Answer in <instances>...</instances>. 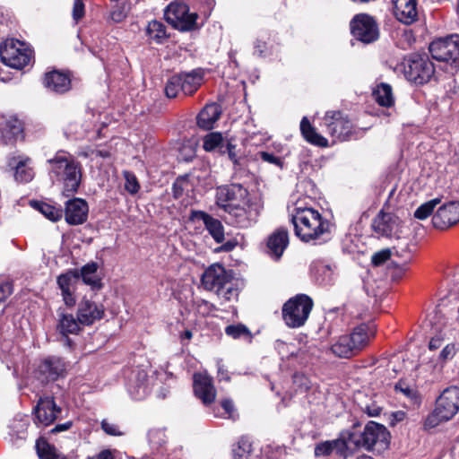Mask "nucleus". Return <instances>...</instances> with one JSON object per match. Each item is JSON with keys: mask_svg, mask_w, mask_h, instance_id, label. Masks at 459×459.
<instances>
[{"mask_svg": "<svg viewBox=\"0 0 459 459\" xmlns=\"http://www.w3.org/2000/svg\"><path fill=\"white\" fill-rule=\"evenodd\" d=\"M221 114L220 105L216 103L207 104L197 116L198 126L205 130L212 129L220 118Z\"/></svg>", "mask_w": 459, "mask_h": 459, "instance_id": "nucleus-28", "label": "nucleus"}, {"mask_svg": "<svg viewBox=\"0 0 459 459\" xmlns=\"http://www.w3.org/2000/svg\"><path fill=\"white\" fill-rule=\"evenodd\" d=\"M190 221L201 220L205 229L217 243H222L225 239L224 227L218 220L203 211L192 210L189 215Z\"/></svg>", "mask_w": 459, "mask_h": 459, "instance_id": "nucleus-21", "label": "nucleus"}, {"mask_svg": "<svg viewBox=\"0 0 459 459\" xmlns=\"http://www.w3.org/2000/svg\"><path fill=\"white\" fill-rule=\"evenodd\" d=\"M30 160L29 158L17 159L13 158L10 160V166H13L15 169L14 177L19 182H29L34 177L32 169L29 166Z\"/></svg>", "mask_w": 459, "mask_h": 459, "instance_id": "nucleus-31", "label": "nucleus"}, {"mask_svg": "<svg viewBox=\"0 0 459 459\" xmlns=\"http://www.w3.org/2000/svg\"><path fill=\"white\" fill-rule=\"evenodd\" d=\"M394 391L397 394H403L413 404L419 403L420 402L418 391L415 388L411 387L410 385L403 380H400L394 385Z\"/></svg>", "mask_w": 459, "mask_h": 459, "instance_id": "nucleus-39", "label": "nucleus"}, {"mask_svg": "<svg viewBox=\"0 0 459 459\" xmlns=\"http://www.w3.org/2000/svg\"><path fill=\"white\" fill-rule=\"evenodd\" d=\"M443 342V338L439 335H437L435 337H432L429 343V348L431 351H435L438 349Z\"/></svg>", "mask_w": 459, "mask_h": 459, "instance_id": "nucleus-63", "label": "nucleus"}, {"mask_svg": "<svg viewBox=\"0 0 459 459\" xmlns=\"http://www.w3.org/2000/svg\"><path fill=\"white\" fill-rule=\"evenodd\" d=\"M224 212H226L225 221L231 226L241 229L251 227L259 215L258 207L251 202L250 198H247V204L230 206Z\"/></svg>", "mask_w": 459, "mask_h": 459, "instance_id": "nucleus-11", "label": "nucleus"}, {"mask_svg": "<svg viewBox=\"0 0 459 459\" xmlns=\"http://www.w3.org/2000/svg\"><path fill=\"white\" fill-rule=\"evenodd\" d=\"M255 55H257L258 56H262L266 50V43L264 41L256 40L255 42Z\"/></svg>", "mask_w": 459, "mask_h": 459, "instance_id": "nucleus-61", "label": "nucleus"}, {"mask_svg": "<svg viewBox=\"0 0 459 459\" xmlns=\"http://www.w3.org/2000/svg\"><path fill=\"white\" fill-rule=\"evenodd\" d=\"M88 459H115V457L110 450L105 449Z\"/></svg>", "mask_w": 459, "mask_h": 459, "instance_id": "nucleus-62", "label": "nucleus"}, {"mask_svg": "<svg viewBox=\"0 0 459 459\" xmlns=\"http://www.w3.org/2000/svg\"><path fill=\"white\" fill-rule=\"evenodd\" d=\"M291 221L295 235L304 242L325 240L329 237V221L312 208H297Z\"/></svg>", "mask_w": 459, "mask_h": 459, "instance_id": "nucleus-1", "label": "nucleus"}, {"mask_svg": "<svg viewBox=\"0 0 459 459\" xmlns=\"http://www.w3.org/2000/svg\"><path fill=\"white\" fill-rule=\"evenodd\" d=\"M247 198L249 193L240 184H230L216 188L215 203L223 211L238 204H247Z\"/></svg>", "mask_w": 459, "mask_h": 459, "instance_id": "nucleus-13", "label": "nucleus"}, {"mask_svg": "<svg viewBox=\"0 0 459 459\" xmlns=\"http://www.w3.org/2000/svg\"><path fill=\"white\" fill-rule=\"evenodd\" d=\"M147 33L150 38L160 40L166 37V28L162 22L152 21L147 26Z\"/></svg>", "mask_w": 459, "mask_h": 459, "instance_id": "nucleus-46", "label": "nucleus"}, {"mask_svg": "<svg viewBox=\"0 0 459 459\" xmlns=\"http://www.w3.org/2000/svg\"><path fill=\"white\" fill-rule=\"evenodd\" d=\"M36 423L42 426L52 424L61 413V408L58 407L53 397H40L34 409Z\"/></svg>", "mask_w": 459, "mask_h": 459, "instance_id": "nucleus-18", "label": "nucleus"}, {"mask_svg": "<svg viewBox=\"0 0 459 459\" xmlns=\"http://www.w3.org/2000/svg\"><path fill=\"white\" fill-rule=\"evenodd\" d=\"M101 428L108 435L118 436L121 434L115 424L110 423L107 420H103L101 422Z\"/></svg>", "mask_w": 459, "mask_h": 459, "instance_id": "nucleus-58", "label": "nucleus"}, {"mask_svg": "<svg viewBox=\"0 0 459 459\" xmlns=\"http://www.w3.org/2000/svg\"><path fill=\"white\" fill-rule=\"evenodd\" d=\"M225 333L227 335H229L234 339H238L240 337H247V338L251 337L250 331L248 330V328L246 325H244L242 324L230 325L226 326Z\"/></svg>", "mask_w": 459, "mask_h": 459, "instance_id": "nucleus-47", "label": "nucleus"}, {"mask_svg": "<svg viewBox=\"0 0 459 459\" xmlns=\"http://www.w3.org/2000/svg\"><path fill=\"white\" fill-rule=\"evenodd\" d=\"M259 156L263 161L282 168L283 161L280 157L267 152H259Z\"/></svg>", "mask_w": 459, "mask_h": 459, "instance_id": "nucleus-54", "label": "nucleus"}, {"mask_svg": "<svg viewBox=\"0 0 459 459\" xmlns=\"http://www.w3.org/2000/svg\"><path fill=\"white\" fill-rule=\"evenodd\" d=\"M137 378L139 380V384L135 386L131 385L128 391L134 399L142 400L148 393V386L146 384L147 375L144 371H140L137 374Z\"/></svg>", "mask_w": 459, "mask_h": 459, "instance_id": "nucleus-38", "label": "nucleus"}, {"mask_svg": "<svg viewBox=\"0 0 459 459\" xmlns=\"http://www.w3.org/2000/svg\"><path fill=\"white\" fill-rule=\"evenodd\" d=\"M74 274L72 273H67L61 274L57 277V285L61 290L64 302L68 307H73L75 305V298L74 296L72 290V278Z\"/></svg>", "mask_w": 459, "mask_h": 459, "instance_id": "nucleus-32", "label": "nucleus"}, {"mask_svg": "<svg viewBox=\"0 0 459 459\" xmlns=\"http://www.w3.org/2000/svg\"><path fill=\"white\" fill-rule=\"evenodd\" d=\"M90 127V124L82 123V119H75L66 126L65 133L75 139H79L85 136Z\"/></svg>", "mask_w": 459, "mask_h": 459, "instance_id": "nucleus-40", "label": "nucleus"}, {"mask_svg": "<svg viewBox=\"0 0 459 459\" xmlns=\"http://www.w3.org/2000/svg\"><path fill=\"white\" fill-rule=\"evenodd\" d=\"M396 227V220L390 213L381 211L373 220L372 228L383 237H391Z\"/></svg>", "mask_w": 459, "mask_h": 459, "instance_id": "nucleus-29", "label": "nucleus"}, {"mask_svg": "<svg viewBox=\"0 0 459 459\" xmlns=\"http://www.w3.org/2000/svg\"><path fill=\"white\" fill-rule=\"evenodd\" d=\"M371 333L369 326L361 324L351 333L340 336L331 346V351L340 358L348 359L356 356L368 344Z\"/></svg>", "mask_w": 459, "mask_h": 459, "instance_id": "nucleus-4", "label": "nucleus"}, {"mask_svg": "<svg viewBox=\"0 0 459 459\" xmlns=\"http://www.w3.org/2000/svg\"><path fill=\"white\" fill-rule=\"evenodd\" d=\"M237 246V242L233 240L227 241L222 244L220 247L217 248L218 251L221 252H230L232 251Z\"/></svg>", "mask_w": 459, "mask_h": 459, "instance_id": "nucleus-64", "label": "nucleus"}, {"mask_svg": "<svg viewBox=\"0 0 459 459\" xmlns=\"http://www.w3.org/2000/svg\"><path fill=\"white\" fill-rule=\"evenodd\" d=\"M31 50L17 39H6L0 47V56L4 64L14 68L22 69L31 59Z\"/></svg>", "mask_w": 459, "mask_h": 459, "instance_id": "nucleus-10", "label": "nucleus"}, {"mask_svg": "<svg viewBox=\"0 0 459 459\" xmlns=\"http://www.w3.org/2000/svg\"><path fill=\"white\" fill-rule=\"evenodd\" d=\"M57 330L63 335L75 334L80 331L78 318L75 319L71 314L59 313Z\"/></svg>", "mask_w": 459, "mask_h": 459, "instance_id": "nucleus-34", "label": "nucleus"}, {"mask_svg": "<svg viewBox=\"0 0 459 459\" xmlns=\"http://www.w3.org/2000/svg\"><path fill=\"white\" fill-rule=\"evenodd\" d=\"M252 444L246 438L242 437L233 448V456L235 459H250Z\"/></svg>", "mask_w": 459, "mask_h": 459, "instance_id": "nucleus-43", "label": "nucleus"}, {"mask_svg": "<svg viewBox=\"0 0 459 459\" xmlns=\"http://www.w3.org/2000/svg\"><path fill=\"white\" fill-rule=\"evenodd\" d=\"M313 300L306 294H298L286 301L282 307V319L290 328L305 325L313 308Z\"/></svg>", "mask_w": 459, "mask_h": 459, "instance_id": "nucleus-7", "label": "nucleus"}, {"mask_svg": "<svg viewBox=\"0 0 459 459\" xmlns=\"http://www.w3.org/2000/svg\"><path fill=\"white\" fill-rule=\"evenodd\" d=\"M432 57L446 64V71L455 74L459 70V35L437 39L429 45Z\"/></svg>", "mask_w": 459, "mask_h": 459, "instance_id": "nucleus-6", "label": "nucleus"}, {"mask_svg": "<svg viewBox=\"0 0 459 459\" xmlns=\"http://www.w3.org/2000/svg\"><path fill=\"white\" fill-rule=\"evenodd\" d=\"M459 411V387L451 385L445 388L435 401L433 411L427 415L423 426L432 429L451 420Z\"/></svg>", "mask_w": 459, "mask_h": 459, "instance_id": "nucleus-2", "label": "nucleus"}, {"mask_svg": "<svg viewBox=\"0 0 459 459\" xmlns=\"http://www.w3.org/2000/svg\"><path fill=\"white\" fill-rule=\"evenodd\" d=\"M289 245L288 230L279 228L267 239V254L274 260H279Z\"/></svg>", "mask_w": 459, "mask_h": 459, "instance_id": "nucleus-23", "label": "nucleus"}, {"mask_svg": "<svg viewBox=\"0 0 459 459\" xmlns=\"http://www.w3.org/2000/svg\"><path fill=\"white\" fill-rule=\"evenodd\" d=\"M351 441L354 447L382 453L389 447L390 433L384 425L369 421L361 434L351 433Z\"/></svg>", "mask_w": 459, "mask_h": 459, "instance_id": "nucleus-5", "label": "nucleus"}, {"mask_svg": "<svg viewBox=\"0 0 459 459\" xmlns=\"http://www.w3.org/2000/svg\"><path fill=\"white\" fill-rule=\"evenodd\" d=\"M0 131L6 143H13L23 139V125L16 117H9L1 121Z\"/></svg>", "mask_w": 459, "mask_h": 459, "instance_id": "nucleus-26", "label": "nucleus"}, {"mask_svg": "<svg viewBox=\"0 0 459 459\" xmlns=\"http://www.w3.org/2000/svg\"><path fill=\"white\" fill-rule=\"evenodd\" d=\"M232 280L230 271H227L221 264H212L208 266L201 277L203 286L207 290L217 291L225 287Z\"/></svg>", "mask_w": 459, "mask_h": 459, "instance_id": "nucleus-15", "label": "nucleus"}, {"mask_svg": "<svg viewBox=\"0 0 459 459\" xmlns=\"http://www.w3.org/2000/svg\"><path fill=\"white\" fill-rule=\"evenodd\" d=\"M440 204L439 198H434L420 205L414 212V217L419 220H425L434 211L435 207Z\"/></svg>", "mask_w": 459, "mask_h": 459, "instance_id": "nucleus-44", "label": "nucleus"}, {"mask_svg": "<svg viewBox=\"0 0 459 459\" xmlns=\"http://www.w3.org/2000/svg\"><path fill=\"white\" fill-rule=\"evenodd\" d=\"M78 155L80 157L91 158V160H93L94 158H98V157L104 158V159L108 158V157H109L110 153L107 150H100L97 148H92V147L87 146V147L82 148L81 151L78 152Z\"/></svg>", "mask_w": 459, "mask_h": 459, "instance_id": "nucleus-48", "label": "nucleus"}, {"mask_svg": "<svg viewBox=\"0 0 459 459\" xmlns=\"http://www.w3.org/2000/svg\"><path fill=\"white\" fill-rule=\"evenodd\" d=\"M34 207H36L46 218L49 219L52 221H57L63 216L62 210L56 208L46 203L35 202Z\"/></svg>", "mask_w": 459, "mask_h": 459, "instance_id": "nucleus-41", "label": "nucleus"}, {"mask_svg": "<svg viewBox=\"0 0 459 459\" xmlns=\"http://www.w3.org/2000/svg\"><path fill=\"white\" fill-rule=\"evenodd\" d=\"M300 131L306 141L311 144L319 147L328 146L327 139L316 131L306 117H304L300 122Z\"/></svg>", "mask_w": 459, "mask_h": 459, "instance_id": "nucleus-30", "label": "nucleus"}, {"mask_svg": "<svg viewBox=\"0 0 459 459\" xmlns=\"http://www.w3.org/2000/svg\"><path fill=\"white\" fill-rule=\"evenodd\" d=\"M352 35L359 41L371 43L378 38V27L373 17L360 13L351 22Z\"/></svg>", "mask_w": 459, "mask_h": 459, "instance_id": "nucleus-14", "label": "nucleus"}, {"mask_svg": "<svg viewBox=\"0 0 459 459\" xmlns=\"http://www.w3.org/2000/svg\"><path fill=\"white\" fill-rule=\"evenodd\" d=\"M180 80L178 74L173 75L168 80L165 85V94L168 98H176L182 91Z\"/></svg>", "mask_w": 459, "mask_h": 459, "instance_id": "nucleus-45", "label": "nucleus"}, {"mask_svg": "<svg viewBox=\"0 0 459 459\" xmlns=\"http://www.w3.org/2000/svg\"><path fill=\"white\" fill-rule=\"evenodd\" d=\"M235 146L231 144L230 142L226 141L224 144V151L225 153L227 152L229 155V158L231 161L237 162V155L234 152Z\"/></svg>", "mask_w": 459, "mask_h": 459, "instance_id": "nucleus-60", "label": "nucleus"}, {"mask_svg": "<svg viewBox=\"0 0 459 459\" xmlns=\"http://www.w3.org/2000/svg\"><path fill=\"white\" fill-rule=\"evenodd\" d=\"M43 84L49 91L65 93L71 88V79L68 74L54 70L45 74Z\"/></svg>", "mask_w": 459, "mask_h": 459, "instance_id": "nucleus-25", "label": "nucleus"}, {"mask_svg": "<svg viewBox=\"0 0 459 459\" xmlns=\"http://www.w3.org/2000/svg\"><path fill=\"white\" fill-rule=\"evenodd\" d=\"M48 161L51 165V173L63 181L64 194L66 196L75 194L82 180L81 164L64 152H58Z\"/></svg>", "mask_w": 459, "mask_h": 459, "instance_id": "nucleus-3", "label": "nucleus"}, {"mask_svg": "<svg viewBox=\"0 0 459 459\" xmlns=\"http://www.w3.org/2000/svg\"><path fill=\"white\" fill-rule=\"evenodd\" d=\"M216 293L219 297H221L225 300L229 301L238 298V289L234 287L230 281L227 285H225V287H222L217 290Z\"/></svg>", "mask_w": 459, "mask_h": 459, "instance_id": "nucleus-50", "label": "nucleus"}, {"mask_svg": "<svg viewBox=\"0 0 459 459\" xmlns=\"http://www.w3.org/2000/svg\"><path fill=\"white\" fill-rule=\"evenodd\" d=\"M221 407L225 411L224 417L229 419H235L234 406L230 400H224L221 402Z\"/></svg>", "mask_w": 459, "mask_h": 459, "instance_id": "nucleus-56", "label": "nucleus"}, {"mask_svg": "<svg viewBox=\"0 0 459 459\" xmlns=\"http://www.w3.org/2000/svg\"><path fill=\"white\" fill-rule=\"evenodd\" d=\"M36 448L40 459H66L54 446L44 439H39L37 441Z\"/></svg>", "mask_w": 459, "mask_h": 459, "instance_id": "nucleus-36", "label": "nucleus"}, {"mask_svg": "<svg viewBox=\"0 0 459 459\" xmlns=\"http://www.w3.org/2000/svg\"><path fill=\"white\" fill-rule=\"evenodd\" d=\"M403 65L407 80L417 84L428 82L435 74V66L426 54H411L404 58Z\"/></svg>", "mask_w": 459, "mask_h": 459, "instance_id": "nucleus-8", "label": "nucleus"}, {"mask_svg": "<svg viewBox=\"0 0 459 459\" xmlns=\"http://www.w3.org/2000/svg\"><path fill=\"white\" fill-rule=\"evenodd\" d=\"M314 453H315V456H316V457L330 455L332 453H333L332 440H327V441L318 443L315 446Z\"/></svg>", "mask_w": 459, "mask_h": 459, "instance_id": "nucleus-51", "label": "nucleus"}, {"mask_svg": "<svg viewBox=\"0 0 459 459\" xmlns=\"http://www.w3.org/2000/svg\"><path fill=\"white\" fill-rule=\"evenodd\" d=\"M99 265L95 262H91L83 265L80 272L75 271L74 277H82V281L91 286L92 290H100L102 288L101 278L98 273Z\"/></svg>", "mask_w": 459, "mask_h": 459, "instance_id": "nucleus-27", "label": "nucleus"}, {"mask_svg": "<svg viewBox=\"0 0 459 459\" xmlns=\"http://www.w3.org/2000/svg\"><path fill=\"white\" fill-rule=\"evenodd\" d=\"M375 100L382 107L390 108L394 104L392 87L385 82L377 86L373 91Z\"/></svg>", "mask_w": 459, "mask_h": 459, "instance_id": "nucleus-35", "label": "nucleus"}, {"mask_svg": "<svg viewBox=\"0 0 459 459\" xmlns=\"http://www.w3.org/2000/svg\"><path fill=\"white\" fill-rule=\"evenodd\" d=\"M459 221V202H449L440 206L432 217L436 229L446 230Z\"/></svg>", "mask_w": 459, "mask_h": 459, "instance_id": "nucleus-17", "label": "nucleus"}, {"mask_svg": "<svg viewBox=\"0 0 459 459\" xmlns=\"http://www.w3.org/2000/svg\"><path fill=\"white\" fill-rule=\"evenodd\" d=\"M455 354V348L454 344L446 345L440 352V358L444 360L452 359Z\"/></svg>", "mask_w": 459, "mask_h": 459, "instance_id": "nucleus-57", "label": "nucleus"}, {"mask_svg": "<svg viewBox=\"0 0 459 459\" xmlns=\"http://www.w3.org/2000/svg\"><path fill=\"white\" fill-rule=\"evenodd\" d=\"M165 18L175 29L187 31L195 28L197 14L190 13L186 4L173 2L165 11Z\"/></svg>", "mask_w": 459, "mask_h": 459, "instance_id": "nucleus-12", "label": "nucleus"}, {"mask_svg": "<svg viewBox=\"0 0 459 459\" xmlns=\"http://www.w3.org/2000/svg\"><path fill=\"white\" fill-rule=\"evenodd\" d=\"M323 125L333 141H348L357 138L360 133L341 111H327L323 118Z\"/></svg>", "mask_w": 459, "mask_h": 459, "instance_id": "nucleus-9", "label": "nucleus"}, {"mask_svg": "<svg viewBox=\"0 0 459 459\" xmlns=\"http://www.w3.org/2000/svg\"><path fill=\"white\" fill-rule=\"evenodd\" d=\"M394 17L402 23L411 24L418 17L417 0H393Z\"/></svg>", "mask_w": 459, "mask_h": 459, "instance_id": "nucleus-22", "label": "nucleus"}, {"mask_svg": "<svg viewBox=\"0 0 459 459\" xmlns=\"http://www.w3.org/2000/svg\"><path fill=\"white\" fill-rule=\"evenodd\" d=\"M85 13V6L82 0H74L73 6V19L77 22H79Z\"/></svg>", "mask_w": 459, "mask_h": 459, "instance_id": "nucleus-53", "label": "nucleus"}, {"mask_svg": "<svg viewBox=\"0 0 459 459\" xmlns=\"http://www.w3.org/2000/svg\"><path fill=\"white\" fill-rule=\"evenodd\" d=\"M103 315V308L89 299H82L79 303L77 316L81 325H92L96 320L102 318Z\"/></svg>", "mask_w": 459, "mask_h": 459, "instance_id": "nucleus-24", "label": "nucleus"}, {"mask_svg": "<svg viewBox=\"0 0 459 459\" xmlns=\"http://www.w3.org/2000/svg\"><path fill=\"white\" fill-rule=\"evenodd\" d=\"M88 204L81 198H74L65 203V219L70 225H80L88 218Z\"/></svg>", "mask_w": 459, "mask_h": 459, "instance_id": "nucleus-19", "label": "nucleus"}, {"mask_svg": "<svg viewBox=\"0 0 459 459\" xmlns=\"http://www.w3.org/2000/svg\"><path fill=\"white\" fill-rule=\"evenodd\" d=\"M224 140L222 134L218 132H212L206 134L204 138V149L207 152L218 150L221 153H225Z\"/></svg>", "mask_w": 459, "mask_h": 459, "instance_id": "nucleus-37", "label": "nucleus"}, {"mask_svg": "<svg viewBox=\"0 0 459 459\" xmlns=\"http://www.w3.org/2000/svg\"><path fill=\"white\" fill-rule=\"evenodd\" d=\"M391 256L390 249H382L375 253L371 257L373 265L379 266L385 264Z\"/></svg>", "mask_w": 459, "mask_h": 459, "instance_id": "nucleus-52", "label": "nucleus"}, {"mask_svg": "<svg viewBox=\"0 0 459 459\" xmlns=\"http://www.w3.org/2000/svg\"><path fill=\"white\" fill-rule=\"evenodd\" d=\"M124 178L126 180L125 188L131 195L136 194L140 189L139 182L135 175L129 171H124Z\"/></svg>", "mask_w": 459, "mask_h": 459, "instance_id": "nucleus-49", "label": "nucleus"}, {"mask_svg": "<svg viewBox=\"0 0 459 459\" xmlns=\"http://www.w3.org/2000/svg\"><path fill=\"white\" fill-rule=\"evenodd\" d=\"M194 392L204 404H211L216 397V390L212 379L203 373L194 375Z\"/></svg>", "mask_w": 459, "mask_h": 459, "instance_id": "nucleus-20", "label": "nucleus"}, {"mask_svg": "<svg viewBox=\"0 0 459 459\" xmlns=\"http://www.w3.org/2000/svg\"><path fill=\"white\" fill-rule=\"evenodd\" d=\"M65 373L66 363L57 356H48L43 359L37 368V377L46 383L64 377Z\"/></svg>", "mask_w": 459, "mask_h": 459, "instance_id": "nucleus-16", "label": "nucleus"}, {"mask_svg": "<svg viewBox=\"0 0 459 459\" xmlns=\"http://www.w3.org/2000/svg\"><path fill=\"white\" fill-rule=\"evenodd\" d=\"M332 445L333 448V452L336 455L342 456L344 458L347 457V451L354 449V444L351 441V434L348 435L347 438L341 437L337 439L332 440Z\"/></svg>", "mask_w": 459, "mask_h": 459, "instance_id": "nucleus-42", "label": "nucleus"}, {"mask_svg": "<svg viewBox=\"0 0 459 459\" xmlns=\"http://www.w3.org/2000/svg\"><path fill=\"white\" fill-rule=\"evenodd\" d=\"M12 293V287L9 283L0 285V303L4 302Z\"/></svg>", "mask_w": 459, "mask_h": 459, "instance_id": "nucleus-59", "label": "nucleus"}, {"mask_svg": "<svg viewBox=\"0 0 459 459\" xmlns=\"http://www.w3.org/2000/svg\"><path fill=\"white\" fill-rule=\"evenodd\" d=\"M394 249L398 256L407 259L410 258L411 251L409 249V244L407 241L398 243L397 246L394 247Z\"/></svg>", "mask_w": 459, "mask_h": 459, "instance_id": "nucleus-55", "label": "nucleus"}, {"mask_svg": "<svg viewBox=\"0 0 459 459\" xmlns=\"http://www.w3.org/2000/svg\"><path fill=\"white\" fill-rule=\"evenodd\" d=\"M178 76H180L181 79L180 82L184 95H192L202 84L203 77L199 73L179 74Z\"/></svg>", "mask_w": 459, "mask_h": 459, "instance_id": "nucleus-33", "label": "nucleus"}]
</instances>
